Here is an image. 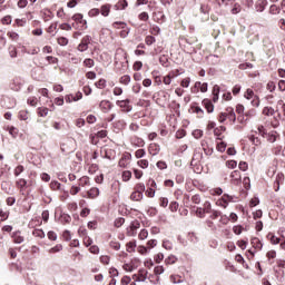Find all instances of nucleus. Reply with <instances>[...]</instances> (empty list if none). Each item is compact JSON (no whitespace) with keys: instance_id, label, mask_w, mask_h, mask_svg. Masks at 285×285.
I'll list each match as a JSON object with an SVG mask.
<instances>
[{"instance_id":"nucleus-1","label":"nucleus","mask_w":285,"mask_h":285,"mask_svg":"<svg viewBox=\"0 0 285 285\" xmlns=\"http://www.w3.org/2000/svg\"><path fill=\"white\" fill-rule=\"evenodd\" d=\"M245 99L250 101L252 106L254 108H259V96L255 95V91L253 89L248 88L244 94Z\"/></svg>"},{"instance_id":"nucleus-2","label":"nucleus","mask_w":285,"mask_h":285,"mask_svg":"<svg viewBox=\"0 0 285 285\" xmlns=\"http://www.w3.org/2000/svg\"><path fill=\"white\" fill-rule=\"evenodd\" d=\"M139 228H141V224L139 223V220H132L127 227V237H135Z\"/></svg>"},{"instance_id":"nucleus-3","label":"nucleus","mask_w":285,"mask_h":285,"mask_svg":"<svg viewBox=\"0 0 285 285\" xmlns=\"http://www.w3.org/2000/svg\"><path fill=\"white\" fill-rule=\"evenodd\" d=\"M119 26H121L120 37L121 39H126V37H128V35L130 33V29L128 28V24H126V22L116 21L112 23V28H119Z\"/></svg>"},{"instance_id":"nucleus-4","label":"nucleus","mask_w":285,"mask_h":285,"mask_svg":"<svg viewBox=\"0 0 285 285\" xmlns=\"http://www.w3.org/2000/svg\"><path fill=\"white\" fill-rule=\"evenodd\" d=\"M116 105L121 108L122 112H130L132 110V105H130V99L117 100Z\"/></svg>"},{"instance_id":"nucleus-5","label":"nucleus","mask_w":285,"mask_h":285,"mask_svg":"<svg viewBox=\"0 0 285 285\" xmlns=\"http://www.w3.org/2000/svg\"><path fill=\"white\" fill-rule=\"evenodd\" d=\"M134 282H145L148 279V271L139 269L138 274L132 276Z\"/></svg>"},{"instance_id":"nucleus-6","label":"nucleus","mask_w":285,"mask_h":285,"mask_svg":"<svg viewBox=\"0 0 285 285\" xmlns=\"http://www.w3.org/2000/svg\"><path fill=\"white\" fill-rule=\"evenodd\" d=\"M206 213H210V203L208 202L205 203V208L198 207L196 209L197 217H205Z\"/></svg>"},{"instance_id":"nucleus-7","label":"nucleus","mask_w":285,"mask_h":285,"mask_svg":"<svg viewBox=\"0 0 285 285\" xmlns=\"http://www.w3.org/2000/svg\"><path fill=\"white\" fill-rule=\"evenodd\" d=\"M230 179L235 186H239L242 184V173L239 170L232 171Z\"/></svg>"},{"instance_id":"nucleus-8","label":"nucleus","mask_w":285,"mask_h":285,"mask_svg":"<svg viewBox=\"0 0 285 285\" xmlns=\"http://www.w3.org/2000/svg\"><path fill=\"white\" fill-rule=\"evenodd\" d=\"M228 202H230V196L224 195L220 199L216 202V205L220 206V208H227Z\"/></svg>"},{"instance_id":"nucleus-9","label":"nucleus","mask_w":285,"mask_h":285,"mask_svg":"<svg viewBox=\"0 0 285 285\" xmlns=\"http://www.w3.org/2000/svg\"><path fill=\"white\" fill-rule=\"evenodd\" d=\"M266 6H268V1L257 0L256 3H255L256 12H264V10L266 9Z\"/></svg>"},{"instance_id":"nucleus-10","label":"nucleus","mask_w":285,"mask_h":285,"mask_svg":"<svg viewBox=\"0 0 285 285\" xmlns=\"http://www.w3.org/2000/svg\"><path fill=\"white\" fill-rule=\"evenodd\" d=\"M148 150H149V154L153 155V157H155V155H159V150H161V147H159V145L156 142H151L149 145Z\"/></svg>"},{"instance_id":"nucleus-11","label":"nucleus","mask_w":285,"mask_h":285,"mask_svg":"<svg viewBox=\"0 0 285 285\" xmlns=\"http://www.w3.org/2000/svg\"><path fill=\"white\" fill-rule=\"evenodd\" d=\"M99 107L102 112H108V110L112 108V104L109 100H102L100 101Z\"/></svg>"},{"instance_id":"nucleus-12","label":"nucleus","mask_w":285,"mask_h":285,"mask_svg":"<svg viewBox=\"0 0 285 285\" xmlns=\"http://www.w3.org/2000/svg\"><path fill=\"white\" fill-rule=\"evenodd\" d=\"M203 106L206 108L207 112H213L215 110V106L213 105V101L210 99H204Z\"/></svg>"},{"instance_id":"nucleus-13","label":"nucleus","mask_w":285,"mask_h":285,"mask_svg":"<svg viewBox=\"0 0 285 285\" xmlns=\"http://www.w3.org/2000/svg\"><path fill=\"white\" fill-rule=\"evenodd\" d=\"M17 188L20 189V193H23L24 188H28V180L20 178L16 181Z\"/></svg>"},{"instance_id":"nucleus-14","label":"nucleus","mask_w":285,"mask_h":285,"mask_svg":"<svg viewBox=\"0 0 285 285\" xmlns=\"http://www.w3.org/2000/svg\"><path fill=\"white\" fill-rule=\"evenodd\" d=\"M252 246L256 250H262V248L264 247V245L262 244V240H259V238L257 237L252 238Z\"/></svg>"},{"instance_id":"nucleus-15","label":"nucleus","mask_w":285,"mask_h":285,"mask_svg":"<svg viewBox=\"0 0 285 285\" xmlns=\"http://www.w3.org/2000/svg\"><path fill=\"white\" fill-rule=\"evenodd\" d=\"M265 138H267V141L269 144H275L277 141V131H272L265 135Z\"/></svg>"},{"instance_id":"nucleus-16","label":"nucleus","mask_w":285,"mask_h":285,"mask_svg":"<svg viewBox=\"0 0 285 285\" xmlns=\"http://www.w3.org/2000/svg\"><path fill=\"white\" fill-rule=\"evenodd\" d=\"M87 195L89 199H97V196L99 195V188L92 187L90 190L87 191Z\"/></svg>"},{"instance_id":"nucleus-17","label":"nucleus","mask_w":285,"mask_h":285,"mask_svg":"<svg viewBox=\"0 0 285 285\" xmlns=\"http://www.w3.org/2000/svg\"><path fill=\"white\" fill-rule=\"evenodd\" d=\"M136 248H137V240H131L126 244L127 253H135Z\"/></svg>"},{"instance_id":"nucleus-18","label":"nucleus","mask_w":285,"mask_h":285,"mask_svg":"<svg viewBox=\"0 0 285 285\" xmlns=\"http://www.w3.org/2000/svg\"><path fill=\"white\" fill-rule=\"evenodd\" d=\"M14 244H23V236L21 235V232H16L12 235Z\"/></svg>"},{"instance_id":"nucleus-19","label":"nucleus","mask_w":285,"mask_h":285,"mask_svg":"<svg viewBox=\"0 0 285 285\" xmlns=\"http://www.w3.org/2000/svg\"><path fill=\"white\" fill-rule=\"evenodd\" d=\"M27 104H28V106H31L32 108H37V106L39 104V98L31 96L27 99Z\"/></svg>"},{"instance_id":"nucleus-20","label":"nucleus","mask_w":285,"mask_h":285,"mask_svg":"<svg viewBox=\"0 0 285 285\" xmlns=\"http://www.w3.org/2000/svg\"><path fill=\"white\" fill-rule=\"evenodd\" d=\"M226 115H227V119L229 121H233V124L237 121V116L235 115V111L233 109H227Z\"/></svg>"},{"instance_id":"nucleus-21","label":"nucleus","mask_w":285,"mask_h":285,"mask_svg":"<svg viewBox=\"0 0 285 285\" xmlns=\"http://www.w3.org/2000/svg\"><path fill=\"white\" fill-rule=\"evenodd\" d=\"M130 199H132V202H141L144 199V194H141L139 191H134L130 195Z\"/></svg>"},{"instance_id":"nucleus-22","label":"nucleus","mask_w":285,"mask_h":285,"mask_svg":"<svg viewBox=\"0 0 285 285\" xmlns=\"http://www.w3.org/2000/svg\"><path fill=\"white\" fill-rule=\"evenodd\" d=\"M131 144H132V146L141 148V147H144L145 142H144V139L138 138V137H134V138H131Z\"/></svg>"},{"instance_id":"nucleus-23","label":"nucleus","mask_w":285,"mask_h":285,"mask_svg":"<svg viewBox=\"0 0 285 285\" xmlns=\"http://www.w3.org/2000/svg\"><path fill=\"white\" fill-rule=\"evenodd\" d=\"M37 112L39 117H48V112H50V109H48L47 107H39L37 109Z\"/></svg>"},{"instance_id":"nucleus-24","label":"nucleus","mask_w":285,"mask_h":285,"mask_svg":"<svg viewBox=\"0 0 285 285\" xmlns=\"http://www.w3.org/2000/svg\"><path fill=\"white\" fill-rule=\"evenodd\" d=\"M232 6H233L230 10L232 14H239V12H242V4L234 1Z\"/></svg>"},{"instance_id":"nucleus-25","label":"nucleus","mask_w":285,"mask_h":285,"mask_svg":"<svg viewBox=\"0 0 285 285\" xmlns=\"http://www.w3.org/2000/svg\"><path fill=\"white\" fill-rule=\"evenodd\" d=\"M72 20L77 21V23H83V26H86V20H83V14L81 13H76L72 16Z\"/></svg>"},{"instance_id":"nucleus-26","label":"nucleus","mask_w":285,"mask_h":285,"mask_svg":"<svg viewBox=\"0 0 285 285\" xmlns=\"http://www.w3.org/2000/svg\"><path fill=\"white\" fill-rule=\"evenodd\" d=\"M267 239H269L271 244H274V245H277V244H279V242H282V240L279 239V237L275 236V235L272 234V233H269V234L267 235Z\"/></svg>"},{"instance_id":"nucleus-27","label":"nucleus","mask_w":285,"mask_h":285,"mask_svg":"<svg viewBox=\"0 0 285 285\" xmlns=\"http://www.w3.org/2000/svg\"><path fill=\"white\" fill-rule=\"evenodd\" d=\"M7 130L9 131V135H11V137H13V139H17L18 135H19V129H17V127H7Z\"/></svg>"},{"instance_id":"nucleus-28","label":"nucleus","mask_w":285,"mask_h":285,"mask_svg":"<svg viewBox=\"0 0 285 285\" xmlns=\"http://www.w3.org/2000/svg\"><path fill=\"white\" fill-rule=\"evenodd\" d=\"M130 81H131V78L128 75H125L119 79V83H121L122 86H128Z\"/></svg>"},{"instance_id":"nucleus-29","label":"nucleus","mask_w":285,"mask_h":285,"mask_svg":"<svg viewBox=\"0 0 285 285\" xmlns=\"http://www.w3.org/2000/svg\"><path fill=\"white\" fill-rule=\"evenodd\" d=\"M79 186H81L82 188L85 186H90V178L87 176H83L79 179Z\"/></svg>"},{"instance_id":"nucleus-30","label":"nucleus","mask_w":285,"mask_h":285,"mask_svg":"<svg viewBox=\"0 0 285 285\" xmlns=\"http://www.w3.org/2000/svg\"><path fill=\"white\" fill-rule=\"evenodd\" d=\"M100 12L102 17H108L110 14V4L102 6Z\"/></svg>"},{"instance_id":"nucleus-31","label":"nucleus","mask_w":285,"mask_h":285,"mask_svg":"<svg viewBox=\"0 0 285 285\" xmlns=\"http://www.w3.org/2000/svg\"><path fill=\"white\" fill-rule=\"evenodd\" d=\"M177 263V257L175 255H170L168 256L166 259H165V264L167 266H170L173 264H176Z\"/></svg>"},{"instance_id":"nucleus-32","label":"nucleus","mask_w":285,"mask_h":285,"mask_svg":"<svg viewBox=\"0 0 285 285\" xmlns=\"http://www.w3.org/2000/svg\"><path fill=\"white\" fill-rule=\"evenodd\" d=\"M263 115H266L267 117H273V115H275V109H273V107H265L263 109Z\"/></svg>"},{"instance_id":"nucleus-33","label":"nucleus","mask_w":285,"mask_h":285,"mask_svg":"<svg viewBox=\"0 0 285 285\" xmlns=\"http://www.w3.org/2000/svg\"><path fill=\"white\" fill-rule=\"evenodd\" d=\"M249 141H252L254 146H262V139H259V137H256L255 135H252L249 137Z\"/></svg>"},{"instance_id":"nucleus-34","label":"nucleus","mask_w":285,"mask_h":285,"mask_svg":"<svg viewBox=\"0 0 285 285\" xmlns=\"http://www.w3.org/2000/svg\"><path fill=\"white\" fill-rule=\"evenodd\" d=\"M61 250H63V245L62 244H58L55 247L49 249L50 254H55V253H61Z\"/></svg>"},{"instance_id":"nucleus-35","label":"nucleus","mask_w":285,"mask_h":285,"mask_svg":"<svg viewBox=\"0 0 285 285\" xmlns=\"http://www.w3.org/2000/svg\"><path fill=\"white\" fill-rule=\"evenodd\" d=\"M137 253H139V255H148L149 250H148V247L144 245H139L137 247Z\"/></svg>"},{"instance_id":"nucleus-36","label":"nucleus","mask_w":285,"mask_h":285,"mask_svg":"<svg viewBox=\"0 0 285 285\" xmlns=\"http://www.w3.org/2000/svg\"><path fill=\"white\" fill-rule=\"evenodd\" d=\"M279 12H282V9H279V7H277L276 4H272L269 7L271 14H279Z\"/></svg>"},{"instance_id":"nucleus-37","label":"nucleus","mask_w":285,"mask_h":285,"mask_svg":"<svg viewBox=\"0 0 285 285\" xmlns=\"http://www.w3.org/2000/svg\"><path fill=\"white\" fill-rule=\"evenodd\" d=\"M110 248H112L114 250H119L121 248V243L117 242V240H111L109 243Z\"/></svg>"},{"instance_id":"nucleus-38","label":"nucleus","mask_w":285,"mask_h":285,"mask_svg":"<svg viewBox=\"0 0 285 285\" xmlns=\"http://www.w3.org/2000/svg\"><path fill=\"white\" fill-rule=\"evenodd\" d=\"M7 37H9V39H11L12 41H19V33L14 31H9L7 33Z\"/></svg>"},{"instance_id":"nucleus-39","label":"nucleus","mask_w":285,"mask_h":285,"mask_svg":"<svg viewBox=\"0 0 285 285\" xmlns=\"http://www.w3.org/2000/svg\"><path fill=\"white\" fill-rule=\"evenodd\" d=\"M33 237H39L40 239H43V237H46V233H43V229H35Z\"/></svg>"},{"instance_id":"nucleus-40","label":"nucleus","mask_w":285,"mask_h":285,"mask_svg":"<svg viewBox=\"0 0 285 285\" xmlns=\"http://www.w3.org/2000/svg\"><path fill=\"white\" fill-rule=\"evenodd\" d=\"M146 190V185H144V183H138L135 187V191L136 193H141L144 194V191Z\"/></svg>"},{"instance_id":"nucleus-41","label":"nucleus","mask_w":285,"mask_h":285,"mask_svg":"<svg viewBox=\"0 0 285 285\" xmlns=\"http://www.w3.org/2000/svg\"><path fill=\"white\" fill-rule=\"evenodd\" d=\"M96 88L99 90H104L106 88V79H100L95 83Z\"/></svg>"},{"instance_id":"nucleus-42","label":"nucleus","mask_w":285,"mask_h":285,"mask_svg":"<svg viewBox=\"0 0 285 285\" xmlns=\"http://www.w3.org/2000/svg\"><path fill=\"white\" fill-rule=\"evenodd\" d=\"M83 66H85V68H92V67H95V60L87 58L83 60Z\"/></svg>"},{"instance_id":"nucleus-43","label":"nucleus","mask_w":285,"mask_h":285,"mask_svg":"<svg viewBox=\"0 0 285 285\" xmlns=\"http://www.w3.org/2000/svg\"><path fill=\"white\" fill-rule=\"evenodd\" d=\"M132 177V173L130 170H126L122 173V181H130Z\"/></svg>"},{"instance_id":"nucleus-44","label":"nucleus","mask_w":285,"mask_h":285,"mask_svg":"<svg viewBox=\"0 0 285 285\" xmlns=\"http://www.w3.org/2000/svg\"><path fill=\"white\" fill-rule=\"evenodd\" d=\"M138 239H148V229H141L140 233L138 234Z\"/></svg>"},{"instance_id":"nucleus-45","label":"nucleus","mask_w":285,"mask_h":285,"mask_svg":"<svg viewBox=\"0 0 285 285\" xmlns=\"http://www.w3.org/2000/svg\"><path fill=\"white\" fill-rule=\"evenodd\" d=\"M10 217V212H3V209H0V222H6Z\"/></svg>"},{"instance_id":"nucleus-46","label":"nucleus","mask_w":285,"mask_h":285,"mask_svg":"<svg viewBox=\"0 0 285 285\" xmlns=\"http://www.w3.org/2000/svg\"><path fill=\"white\" fill-rule=\"evenodd\" d=\"M100 263L104 264L105 266H108V264H110V256L108 255L100 256Z\"/></svg>"},{"instance_id":"nucleus-47","label":"nucleus","mask_w":285,"mask_h":285,"mask_svg":"<svg viewBox=\"0 0 285 285\" xmlns=\"http://www.w3.org/2000/svg\"><path fill=\"white\" fill-rule=\"evenodd\" d=\"M136 159H141V157H146V150L145 149H138L135 153Z\"/></svg>"},{"instance_id":"nucleus-48","label":"nucleus","mask_w":285,"mask_h":285,"mask_svg":"<svg viewBox=\"0 0 285 285\" xmlns=\"http://www.w3.org/2000/svg\"><path fill=\"white\" fill-rule=\"evenodd\" d=\"M1 21H2L3 26H10V23H12V17L11 16H4Z\"/></svg>"},{"instance_id":"nucleus-49","label":"nucleus","mask_w":285,"mask_h":285,"mask_svg":"<svg viewBox=\"0 0 285 285\" xmlns=\"http://www.w3.org/2000/svg\"><path fill=\"white\" fill-rule=\"evenodd\" d=\"M137 165L139 166V168H148L149 163L147 159H140L138 160Z\"/></svg>"},{"instance_id":"nucleus-50","label":"nucleus","mask_w":285,"mask_h":285,"mask_svg":"<svg viewBox=\"0 0 285 285\" xmlns=\"http://www.w3.org/2000/svg\"><path fill=\"white\" fill-rule=\"evenodd\" d=\"M226 167L230 168L233 170V169L237 168V161L236 160H227Z\"/></svg>"},{"instance_id":"nucleus-51","label":"nucleus","mask_w":285,"mask_h":285,"mask_svg":"<svg viewBox=\"0 0 285 285\" xmlns=\"http://www.w3.org/2000/svg\"><path fill=\"white\" fill-rule=\"evenodd\" d=\"M47 237L51 242H57V233H55L53 230L48 232Z\"/></svg>"},{"instance_id":"nucleus-52","label":"nucleus","mask_w":285,"mask_h":285,"mask_svg":"<svg viewBox=\"0 0 285 285\" xmlns=\"http://www.w3.org/2000/svg\"><path fill=\"white\" fill-rule=\"evenodd\" d=\"M244 230V227H242V225H236L233 227V232L235 233V235H242Z\"/></svg>"},{"instance_id":"nucleus-53","label":"nucleus","mask_w":285,"mask_h":285,"mask_svg":"<svg viewBox=\"0 0 285 285\" xmlns=\"http://www.w3.org/2000/svg\"><path fill=\"white\" fill-rule=\"evenodd\" d=\"M57 41L59 46H68V38L66 37H59Z\"/></svg>"},{"instance_id":"nucleus-54","label":"nucleus","mask_w":285,"mask_h":285,"mask_svg":"<svg viewBox=\"0 0 285 285\" xmlns=\"http://www.w3.org/2000/svg\"><path fill=\"white\" fill-rule=\"evenodd\" d=\"M155 37H153V36H147L146 38H145V43L147 45V46H153V43H155Z\"/></svg>"},{"instance_id":"nucleus-55","label":"nucleus","mask_w":285,"mask_h":285,"mask_svg":"<svg viewBox=\"0 0 285 285\" xmlns=\"http://www.w3.org/2000/svg\"><path fill=\"white\" fill-rule=\"evenodd\" d=\"M23 170H24V168H23V166L22 165H19V166H17L16 168H14V176L16 177H19V175H21V173H23Z\"/></svg>"},{"instance_id":"nucleus-56","label":"nucleus","mask_w":285,"mask_h":285,"mask_svg":"<svg viewBox=\"0 0 285 285\" xmlns=\"http://www.w3.org/2000/svg\"><path fill=\"white\" fill-rule=\"evenodd\" d=\"M217 150L219 153H225L226 151V142H224V141L218 142L217 144Z\"/></svg>"},{"instance_id":"nucleus-57","label":"nucleus","mask_w":285,"mask_h":285,"mask_svg":"<svg viewBox=\"0 0 285 285\" xmlns=\"http://www.w3.org/2000/svg\"><path fill=\"white\" fill-rule=\"evenodd\" d=\"M163 247H165L166 250H173V243L170 240H164Z\"/></svg>"},{"instance_id":"nucleus-58","label":"nucleus","mask_w":285,"mask_h":285,"mask_svg":"<svg viewBox=\"0 0 285 285\" xmlns=\"http://www.w3.org/2000/svg\"><path fill=\"white\" fill-rule=\"evenodd\" d=\"M180 86L183 88H188L190 86V78L187 77V78L183 79L181 82H180Z\"/></svg>"},{"instance_id":"nucleus-59","label":"nucleus","mask_w":285,"mask_h":285,"mask_svg":"<svg viewBox=\"0 0 285 285\" xmlns=\"http://www.w3.org/2000/svg\"><path fill=\"white\" fill-rule=\"evenodd\" d=\"M77 50H78L79 52H86V50H88V45H86V43H83V42H80V43L78 45Z\"/></svg>"},{"instance_id":"nucleus-60","label":"nucleus","mask_w":285,"mask_h":285,"mask_svg":"<svg viewBox=\"0 0 285 285\" xmlns=\"http://www.w3.org/2000/svg\"><path fill=\"white\" fill-rule=\"evenodd\" d=\"M228 222H230V218L226 215L220 214L219 223L224 224L226 226V224H228Z\"/></svg>"},{"instance_id":"nucleus-61","label":"nucleus","mask_w":285,"mask_h":285,"mask_svg":"<svg viewBox=\"0 0 285 285\" xmlns=\"http://www.w3.org/2000/svg\"><path fill=\"white\" fill-rule=\"evenodd\" d=\"M256 132H258V135H261V137H266V135H267L266 129H265L264 126H262V125L258 126Z\"/></svg>"},{"instance_id":"nucleus-62","label":"nucleus","mask_w":285,"mask_h":285,"mask_svg":"<svg viewBox=\"0 0 285 285\" xmlns=\"http://www.w3.org/2000/svg\"><path fill=\"white\" fill-rule=\"evenodd\" d=\"M19 119H21V121H27L28 119V111L22 110L19 112Z\"/></svg>"},{"instance_id":"nucleus-63","label":"nucleus","mask_w":285,"mask_h":285,"mask_svg":"<svg viewBox=\"0 0 285 285\" xmlns=\"http://www.w3.org/2000/svg\"><path fill=\"white\" fill-rule=\"evenodd\" d=\"M218 217H222V212L212 210L210 219H217Z\"/></svg>"},{"instance_id":"nucleus-64","label":"nucleus","mask_w":285,"mask_h":285,"mask_svg":"<svg viewBox=\"0 0 285 285\" xmlns=\"http://www.w3.org/2000/svg\"><path fill=\"white\" fill-rule=\"evenodd\" d=\"M275 184H284V174H277Z\"/></svg>"}]
</instances>
